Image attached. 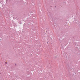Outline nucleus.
Listing matches in <instances>:
<instances>
[{"instance_id":"obj_1","label":"nucleus","mask_w":80,"mask_h":80,"mask_svg":"<svg viewBox=\"0 0 80 80\" xmlns=\"http://www.w3.org/2000/svg\"><path fill=\"white\" fill-rule=\"evenodd\" d=\"M5 63H6V64H7V62H6Z\"/></svg>"},{"instance_id":"obj_2","label":"nucleus","mask_w":80,"mask_h":80,"mask_svg":"<svg viewBox=\"0 0 80 80\" xmlns=\"http://www.w3.org/2000/svg\"><path fill=\"white\" fill-rule=\"evenodd\" d=\"M15 65H17V64H15Z\"/></svg>"}]
</instances>
